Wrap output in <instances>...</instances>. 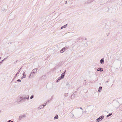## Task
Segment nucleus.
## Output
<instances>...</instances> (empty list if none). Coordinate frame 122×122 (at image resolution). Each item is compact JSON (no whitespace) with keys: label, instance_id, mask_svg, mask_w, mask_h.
Listing matches in <instances>:
<instances>
[{"label":"nucleus","instance_id":"nucleus-29","mask_svg":"<svg viewBox=\"0 0 122 122\" xmlns=\"http://www.w3.org/2000/svg\"><path fill=\"white\" fill-rule=\"evenodd\" d=\"M7 122H13V121H11V120H9L7 121Z\"/></svg>","mask_w":122,"mask_h":122},{"label":"nucleus","instance_id":"nucleus-19","mask_svg":"<svg viewBox=\"0 0 122 122\" xmlns=\"http://www.w3.org/2000/svg\"><path fill=\"white\" fill-rule=\"evenodd\" d=\"M58 118V116L57 115H56L55 116L54 118V119L55 120V119H57Z\"/></svg>","mask_w":122,"mask_h":122},{"label":"nucleus","instance_id":"nucleus-44","mask_svg":"<svg viewBox=\"0 0 122 122\" xmlns=\"http://www.w3.org/2000/svg\"><path fill=\"white\" fill-rule=\"evenodd\" d=\"M17 61H17H17H16V62H17Z\"/></svg>","mask_w":122,"mask_h":122},{"label":"nucleus","instance_id":"nucleus-25","mask_svg":"<svg viewBox=\"0 0 122 122\" xmlns=\"http://www.w3.org/2000/svg\"><path fill=\"white\" fill-rule=\"evenodd\" d=\"M42 107V105H40V106H39V107H38V108H40V109H41V108H43V107Z\"/></svg>","mask_w":122,"mask_h":122},{"label":"nucleus","instance_id":"nucleus-7","mask_svg":"<svg viewBox=\"0 0 122 122\" xmlns=\"http://www.w3.org/2000/svg\"><path fill=\"white\" fill-rule=\"evenodd\" d=\"M76 92L74 93L72 95H71V99H74V97H76Z\"/></svg>","mask_w":122,"mask_h":122},{"label":"nucleus","instance_id":"nucleus-32","mask_svg":"<svg viewBox=\"0 0 122 122\" xmlns=\"http://www.w3.org/2000/svg\"><path fill=\"white\" fill-rule=\"evenodd\" d=\"M3 61H4V60H2L0 62V64L2 63Z\"/></svg>","mask_w":122,"mask_h":122},{"label":"nucleus","instance_id":"nucleus-17","mask_svg":"<svg viewBox=\"0 0 122 122\" xmlns=\"http://www.w3.org/2000/svg\"><path fill=\"white\" fill-rule=\"evenodd\" d=\"M67 25H68V24H66V25L62 26L61 28V29H62L64 28H65L66 27V26Z\"/></svg>","mask_w":122,"mask_h":122},{"label":"nucleus","instance_id":"nucleus-43","mask_svg":"<svg viewBox=\"0 0 122 122\" xmlns=\"http://www.w3.org/2000/svg\"><path fill=\"white\" fill-rule=\"evenodd\" d=\"M106 82H107V83H108V81H106Z\"/></svg>","mask_w":122,"mask_h":122},{"label":"nucleus","instance_id":"nucleus-45","mask_svg":"<svg viewBox=\"0 0 122 122\" xmlns=\"http://www.w3.org/2000/svg\"><path fill=\"white\" fill-rule=\"evenodd\" d=\"M86 111H85V113H86Z\"/></svg>","mask_w":122,"mask_h":122},{"label":"nucleus","instance_id":"nucleus-28","mask_svg":"<svg viewBox=\"0 0 122 122\" xmlns=\"http://www.w3.org/2000/svg\"><path fill=\"white\" fill-rule=\"evenodd\" d=\"M47 103V102H46V103H45V104H43V105H42V106H43V107H45L46 105V104Z\"/></svg>","mask_w":122,"mask_h":122},{"label":"nucleus","instance_id":"nucleus-23","mask_svg":"<svg viewBox=\"0 0 122 122\" xmlns=\"http://www.w3.org/2000/svg\"><path fill=\"white\" fill-rule=\"evenodd\" d=\"M62 76H60V77H59L58 78V80H61V79H62L63 78V77H62Z\"/></svg>","mask_w":122,"mask_h":122},{"label":"nucleus","instance_id":"nucleus-42","mask_svg":"<svg viewBox=\"0 0 122 122\" xmlns=\"http://www.w3.org/2000/svg\"><path fill=\"white\" fill-rule=\"evenodd\" d=\"M8 56H7V57H6L5 58H6V59L8 57Z\"/></svg>","mask_w":122,"mask_h":122},{"label":"nucleus","instance_id":"nucleus-2","mask_svg":"<svg viewBox=\"0 0 122 122\" xmlns=\"http://www.w3.org/2000/svg\"><path fill=\"white\" fill-rule=\"evenodd\" d=\"M23 100L22 97L20 96H18L15 99L16 102H19Z\"/></svg>","mask_w":122,"mask_h":122},{"label":"nucleus","instance_id":"nucleus-24","mask_svg":"<svg viewBox=\"0 0 122 122\" xmlns=\"http://www.w3.org/2000/svg\"><path fill=\"white\" fill-rule=\"evenodd\" d=\"M64 51L63 49V48L61 49L60 51V52L61 53H62L64 52Z\"/></svg>","mask_w":122,"mask_h":122},{"label":"nucleus","instance_id":"nucleus-36","mask_svg":"<svg viewBox=\"0 0 122 122\" xmlns=\"http://www.w3.org/2000/svg\"><path fill=\"white\" fill-rule=\"evenodd\" d=\"M23 98V100H25V99H26L25 98V97H24V98L22 97Z\"/></svg>","mask_w":122,"mask_h":122},{"label":"nucleus","instance_id":"nucleus-26","mask_svg":"<svg viewBox=\"0 0 122 122\" xmlns=\"http://www.w3.org/2000/svg\"><path fill=\"white\" fill-rule=\"evenodd\" d=\"M25 98L27 100H28L29 99V97L28 96L27 97H25Z\"/></svg>","mask_w":122,"mask_h":122},{"label":"nucleus","instance_id":"nucleus-48","mask_svg":"<svg viewBox=\"0 0 122 122\" xmlns=\"http://www.w3.org/2000/svg\"><path fill=\"white\" fill-rule=\"evenodd\" d=\"M76 113V112H74V114H75Z\"/></svg>","mask_w":122,"mask_h":122},{"label":"nucleus","instance_id":"nucleus-15","mask_svg":"<svg viewBox=\"0 0 122 122\" xmlns=\"http://www.w3.org/2000/svg\"><path fill=\"white\" fill-rule=\"evenodd\" d=\"M37 68L34 69L32 71L34 72L35 73H36L37 71Z\"/></svg>","mask_w":122,"mask_h":122},{"label":"nucleus","instance_id":"nucleus-9","mask_svg":"<svg viewBox=\"0 0 122 122\" xmlns=\"http://www.w3.org/2000/svg\"><path fill=\"white\" fill-rule=\"evenodd\" d=\"M21 69V67L19 70L17 72L16 74L15 75V77H14V78L15 77H16L17 76V74H19L20 72V70Z\"/></svg>","mask_w":122,"mask_h":122},{"label":"nucleus","instance_id":"nucleus-22","mask_svg":"<svg viewBox=\"0 0 122 122\" xmlns=\"http://www.w3.org/2000/svg\"><path fill=\"white\" fill-rule=\"evenodd\" d=\"M68 95V93H64V96L65 97H66Z\"/></svg>","mask_w":122,"mask_h":122},{"label":"nucleus","instance_id":"nucleus-1","mask_svg":"<svg viewBox=\"0 0 122 122\" xmlns=\"http://www.w3.org/2000/svg\"><path fill=\"white\" fill-rule=\"evenodd\" d=\"M113 105L115 108H118L119 107V103L118 101H116L113 103Z\"/></svg>","mask_w":122,"mask_h":122},{"label":"nucleus","instance_id":"nucleus-31","mask_svg":"<svg viewBox=\"0 0 122 122\" xmlns=\"http://www.w3.org/2000/svg\"><path fill=\"white\" fill-rule=\"evenodd\" d=\"M85 47H86L87 46V43L86 44H85Z\"/></svg>","mask_w":122,"mask_h":122},{"label":"nucleus","instance_id":"nucleus-50","mask_svg":"<svg viewBox=\"0 0 122 122\" xmlns=\"http://www.w3.org/2000/svg\"><path fill=\"white\" fill-rule=\"evenodd\" d=\"M85 39V40H86V39Z\"/></svg>","mask_w":122,"mask_h":122},{"label":"nucleus","instance_id":"nucleus-37","mask_svg":"<svg viewBox=\"0 0 122 122\" xmlns=\"http://www.w3.org/2000/svg\"><path fill=\"white\" fill-rule=\"evenodd\" d=\"M107 9L108 10H107V11H109V9L107 7Z\"/></svg>","mask_w":122,"mask_h":122},{"label":"nucleus","instance_id":"nucleus-33","mask_svg":"<svg viewBox=\"0 0 122 122\" xmlns=\"http://www.w3.org/2000/svg\"><path fill=\"white\" fill-rule=\"evenodd\" d=\"M78 108V109L80 108L82 110H83V109H82V108L81 107H79V108Z\"/></svg>","mask_w":122,"mask_h":122},{"label":"nucleus","instance_id":"nucleus-46","mask_svg":"<svg viewBox=\"0 0 122 122\" xmlns=\"http://www.w3.org/2000/svg\"><path fill=\"white\" fill-rule=\"evenodd\" d=\"M94 0H92V2H93Z\"/></svg>","mask_w":122,"mask_h":122},{"label":"nucleus","instance_id":"nucleus-27","mask_svg":"<svg viewBox=\"0 0 122 122\" xmlns=\"http://www.w3.org/2000/svg\"><path fill=\"white\" fill-rule=\"evenodd\" d=\"M34 96L33 95H32L30 97V99H33L34 97Z\"/></svg>","mask_w":122,"mask_h":122},{"label":"nucleus","instance_id":"nucleus-47","mask_svg":"<svg viewBox=\"0 0 122 122\" xmlns=\"http://www.w3.org/2000/svg\"><path fill=\"white\" fill-rule=\"evenodd\" d=\"M1 57H0V59H1Z\"/></svg>","mask_w":122,"mask_h":122},{"label":"nucleus","instance_id":"nucleus-14","mask_svg":"<svg viewBox=\"0 0 122 122\" xmlns=\"http://www.w3.org/2000/svg\"><path fill=\"white\" fill-rule=\"evenodd\" d=\"M97 71H103V69L102 68L100 67L97 69Z\"/></svg>","mask_w":122,"mask_h":122},{"label":"nucleus","instance_id":"nucleus-39","mask_svg":"<svg viewBox=\"0 0 122 122\" xmlns=\"http://www.w3.org/2000/svg\"><path fill=\"white\" fill-rule=\"evenodd\" d=\"M65 2H66L65 4H66L67 3V1H66Z\"/></svg>","mask_w":122,"mask_h":122},{"label":"nucleus","instance_id":"nucleus-41","mask_svg":"<svg viewBox=\"0 0 122 122\" xmlns=\"http://www.w3.org/2000/svg\"><path fill=\"white\" fill-rule=\"evenodd\" d=\"M6 59V58H5L3 60H4V61Z\"/></svg>","mask_w":122,"mask_h":122},{"label":"nucleus","instance_id":"nucleus-16","mask_svg":"<svg viewBox=\"0 0 122 122\" xmlns=\"http://www.w3.org/2000/svg\"><path fill=\"white\" fill-rule=\"evenodd\" d=\"M102 86H100L98 89V92H100L102 90Z\"/></svg>","mask_w":122,"mask_h":122},{"label":"nucleus","instance_id":"nucleus-40","mask_svg":"<svg viewBox=\"0 0 122 122\" xmlns=\"http://www.w3.org/2000/svg\"><path fill=\"white\" fill-rule=\"evenodd\" d=\"M49 101H50V100H48L47 101V103H48L49 102Z\"/></svg>","mask_w":122,"mask_h":122},{"label":"nucleus","instance_id":"nucleus-34","mask_svg":"<svg viewBox=\"0 0 122 122\" xmlns=\"http://www.w3.org/2000/svg\"><path fill=\"white\" fill-rule=\"evenodd\" d=\"M9 43H10V44H12V42H10V43H8V44H9Z\"/></svg>","mask_w":122,"mask_h":122},{"label":"nucleus","instance_id":"nucleus-4","mask_svg":"<svg viewBox=\"0 0 122 122\" xmlns=\"http://www.w3.org/2000/svg\"><path fill=\"white\" fill-rule=\"evenodd\" d=\"M70 116L71 118L73 119L77 117L76 116H75L74 114L73 113H70Z\"/></svg>","mask_w":122,"mask_h":122},{"label":"nucleus","instance_id":"nucleus-35","mask_svg":"<svg viewBox=\"0 0 122 122\" xmlns=\"http://www.w3.org/2000/svg\"><path fill=\"white\" fill-rule=\"evenodd\" d=\"M59 80H58V78L57 79V80H56V82H58V81H59Z\"/></svg>","mask_w":122,"mask_h":122},{"label":"nucleus","instance_id":"nucleus-10","mask_svg":"<svg viewBox=\"0 0 122 122\" xmlns=\"http://www.w3.org/2000/svg\"><path fill=\"white\" fill-rule=\"evenodd\" d=\"M66 70H65L62 73L61 75V76H62V77H63V78H64L65 74L66 73Z\"/></svg>","mask_w":122,"mask_h":122},{"label":"nucleus","instance_id":"nucleus-18","mask_svg":"<svg viewBox=\"0 0 122 122\" xmlns=\"http://www.w3.org/2000/svg\"><path fill=\"white\" fill-rule=\"evenodd\" d=\"M63 49L65 51L66 50H67L68 49V48L66 46L65 47L63 48Z\"/></svg>","mask_w":122,"mask_h":122},{"label":"nucleus","instance_id":"nucleus-38","mask_svg":"<svg viewBox=\"0 0 122 122\" xmlns=\"http://www.w3.org/2000/svg\"><path fill=\"white\" fill-rule=\"evenodd\" d=\"M87 3V2H85L84 4H87L88 3Z\"/></svg>","mask_w":122,"mask_h":122},{"label":"nucleus","instance_id":"nucleus-21","mask_svg":"<svg viewBox=\"0 0 122 122\" xmlns=\"http://www.w3.org/2000/svg\"><path fill=\"white\" fill-rule=\"evenodd\" d=\"M92 2V0H88L87 2V3L89 4Z\"/></svg>","mask_w":122,"mask_h":122},{"label":"nucleus","instance_id":"nucleus-49","mask_svg":"<svg viewBox=\"0 0 122 122\" xmlns=\"http://www.w3.org/2000/svg\"><path fill=\"white\" fill-rule=\"evenodd\" d=\"M1 112V111H0V112Z\"/></svg>","mask_w":122,"mask_h":122},{"label":"nucleus","instance_id":"nucleus-3","mask_svg":"<svg viewBox=\"0 0 122 122\" xmlns=\"http://www.w3.org/2000/svg\"><path fill=\"white\" fill-rule=\"evenodd\" d=\"M104 116L103 115L100 116L97 119L96 122H99L101 121L104 118Z\"/></svg>","mask_w":122,"mask_h":122},{"label":"nucleus","instance_id":"nucleus-30","mask_svg":"<svg viewBox=\"0 0 122 122\" xmlns=\"http://www.w3.org/2000/svg\"><path fill=\"white\" fill-rule=\"evenodd\" d=\"M17 81L18 82H20L21 81V80L20 79H18L17 80Z\"/></svg>","mask_w":122,"mask_h":122},{"label":"nucleus","instance_id":"nucleus-12","mask_svg":"<svg viewBox=\"0 0 122 122\" xmlns=\"http://www.w3.org/2000/svg\"><path fill=\"white\" fill-rule=\"evenodd\" d=\"M5 6L6 7L5 8H2V10L3 11L5 12L7 10V6L6 5H5Z\"/></svg>","mask_w":122,"mask_h":122},{"label":"nucleus","instance_id":"nucleus-13","mask_svg":"<svg viewBox=\"0 0 122 122\" xmlns=\"http://www.w3.org/2000/svg\"><path fill=\"white\" fill-rule=\"evenodd\" d=\"M70 85H69V84L67 83L66 84V88H69V87H70Z\"/></svg>","mask_w":122,"mask_h":122},{"label":"nucleus","instance_id":"nucleus-5","mask_svg":"<svg viewBox=\"0 0 122 122\" xmlns=\"http://www.w3.org/2000/svg\"><path fill=\"white\" fill-rule=\"evenodd\" d=\"M25 117V114H24L20 116L19 118V120H21L22 118H23Z\"/></svg>","mask_w":122,"mask_h":122},{"label":"nucleus","instance_id":"nucleus-6","mask_svg":"<svg viewBox=\"0 0 122 122\" xmlns=\"http://www.w3.org/2000/svg\"><path fill=\"white\" fill-rule=\"evenodd\" d=\"M35 73L32 71L31 73L30 74L29 78H30L31 77H34L35 76Z\"/></svg>","mask_w":122,"mask_h":122},{"label":"nucleus","instance_id":"nucleus-11","mask_svg":"<svg viewBox=\"0 0 122 122\" xmlns=\"http://www.w3.org/2000/svg\"><path fill=\"white\" fill-rule=\"evenodd\" d=\"M100 62L102 64H103L104 63V58H103L100 60Z\"/></svg>","mask_w":122,"mask_h":122},{"label":"nucleus","instance_id":"nucleus-8","mask_svg":"<svg viewBox=\"0 0 122 122\" xmlns=\"http://www.w3.org/2000/svg\"><path fill=\"white\" fill-rule=\"evenodd\" d=\"M26 76L25 74V72L24 71L23 73V76L21 77V79H23V78H25Z\"/></svg>","mask_w":122,"mask_h":122},{"label":"nucleus","instance_id":"nucleus-20","mask_svg":"<svg viewBox=\"0 0 122 122\" xmlns=\"http://www.w3.org/2000/svg\"><path fill=\"white\" fill-rule=\"evenodd\" d=\"M112 114V113H111L109 114H108L107 115V117H108L110 116H111Z\"/></svg>","mask_w":122,"mask_h":122}]
</instances>
